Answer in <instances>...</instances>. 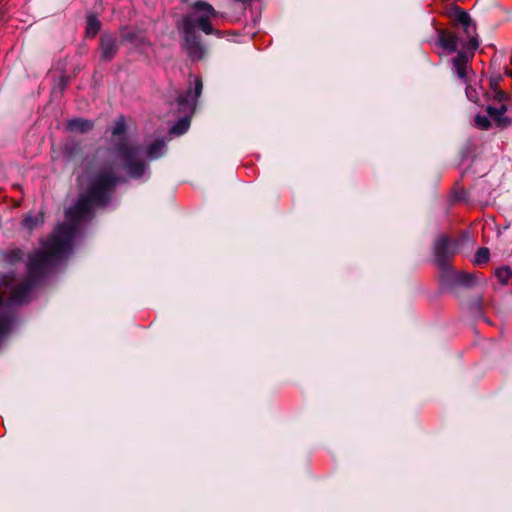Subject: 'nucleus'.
Segmentation results:
<instances>
[{"label":"nucleus","instance_id":"obj_1","mask_svg":"<svg viewBox=\"0 0 512 512\" xmlns=\"http://www.w3.org/2000/svg\"><path fill=\"white\" fill-rule=\"evenodd\" d=\"M125 133V119L119 117L112 130L113 148L107 151L105 164L93 175L86 194L66 210V221L43 243L42 250L29 257L26 277L14 274L0 277V328H10L12 307L28 302L32 289L42 277L70 254L81 222L91 217L94 207L108 203L111 192L121 180L119 171L125 170L136 179L145 174L142 149L128 142Z\"/></svg>","mask_w":512,"mask_h":512},{"label":"nucleus","instance_id":"obj_2","mask_svg":"<svg viewBox=\"0 0 512 512\" xmlns=\"http://www.w3.org/2000/svg\"><path fill=\"white\" fill-rule=\"evenodd\" d=\"M194 12L185 15L179 28L184 37L183 49L193 61H199L206 55V48L201 42L197 30L207 35L218 34L212 26V20L218 16V12L212 5L205 1H197L193 4Z\"/></svg>","mask_w":512,"mask_h":512},{"label":"nucleus","instance_id":"obj_3","mask_svg":"<svg viewBox=\"0 0 512 512\" xmlns=\"http://www.w3.org/2000/svg\"><path fill=\"white\" fill-rule=\"evenodd\" d=\"M454 20L463 27L464 33L467 36L466 44L464 45L470 53L466 51H458L457 55L452 59L454 72L459 79L467 80V64L473 58L474 52L479 47V42L476 35V26L472 22L471 17L467 12L460 8L454 11Z\"/></svg>","mask_w":512,"mask_h":512},{"label":"nucleus","instance_id":"obj_4","mask_svg":"<svg viewBox=\"0 0 512 512\" xmlns=\"http://www.w3.org/2000/svg\"><path fill=\"white\" fill-rule=\"evenodd\" d=\"M202 81L199 78L194 79V89L189 87L184 93L177 98V107L179 113L183 114L175 125L172 126L170 132L176 135L184 134L190 127V117L195 111L196 102L202 92Z\"/></svg>","mask_w":512,"mask_h":512},{"label":"nucleus","instance_id":"obj_5","mask_svg":"<svg viewBox=\"0 0 512 512\" xmlns=\"http://www.w3.org/2000/svg\"><path fill=\"white\" fill-rule=\"evenodd\" d=\"M458 244L457 240L445 235L436 239L434 246L435 262L440 268L446 269L448 267V261L456 253Z\"/></svg>","mask_w":512,"mask_h":512},{"label":"nucleus","instance_id":"obj_6","mask_svg":"<svg viewBox=\"0 0 512 512\" xmlns=\"http://www.w3.org/2000/svg\"><path fill=\"white\" fill-rule=\"evenodd\" d=\"M495 98L500 102L499 107L488 106L486 111L498 126L506 127L510 124V119L505 116L507 106L504 101L507 99V94L503 91H495Z\"/></svg>","mask_w":512,"mask_h":512},{"label":"nucleus","instance_id":"obj_7","mask_svg":"<svg viewBox=\"0 0 512 512\" xmlns=\"http://www.w3.org/2000/svg\"><path fill=\"white\" fill-rule=\"evenodd\" d=\"M438 43L448 53L456 52L459 46L462 48L461 51L470 53V51L464 46L466 44V40H461L455 33L450 31L440 30L438 32Z\"/></svg>","mask_w":512,"mask_h":512},{"label":"nucleus","instance_id":"obj_8","mask_svg":"<svg viewBox=\"0 0 512 512\" xmlns=\"http://www.w3.org/2000/svg\"><path fill=\"white\" fill-rule=\"evenodd\" d=\"M101 59L110 61L118 51L117 39L111 34H103L100 38Z\"/></svg>","mask_w":512,"mask_h":512},{"label":"nucleus","instance_id":"obj_9","mask_svg":"<svg viewBox=\"0 0 512 512\" xmlns=\"http://www.w3.org/2000/svg\"><path fill=\"white\" fill-rule=\"evenodd\" d=\"M94 127L92 121L83 118H74L67 122V129L70 132L86 133Z\"/></svg>","mask_w":512,"mask_h":512},{"label":"nucleus","instance_id":"obj_10","mask_svg":"<svg viewBox=\"0 0 512 512\" xmlns=\"http://www.w3.org/2000/svg\"><path fill=\"white\" fill-rule=\"evenodd\" d=\"M164 146H165V142L164 140L162 139H157L156 141H154L153 143H151L146 152H144V150H142L143 152V157L145 156V154L147 155L148 158L150 159H156V158H159L162 153H163V149H164ZM141 149H143L141 146H139ZM143 162H145V160L143 159ZM146 164V163H144ZM147 169V165H145V170Z\"/></svg>","mask_w":512,"mask_h":512},{"label":"nucleus","instance_id":"obj_11","mask_svg":"<svg viewBox=\"0 0 512 512\" xmlns=\"http://www.w3.org/2000/svg\"><path fill=\"white\" fill-rule=\"evenodd\" d=\"M451 280L455 284L470 287L476 283V276L464 271H455L451 273Z\"/></svg>","mask_w":512,"mask_h":512},{"label":"nucleus","instance_id":"obj_12","mask_svg":"<svg viewBox=\"0 0 512 512\" xmlns=\"http://www.w3.org/2000/svg\"><path fill=\"white\" fill-rule=\"evenodd\" d=\"M101 23L94 15H88L86 19V35L88 37H95L99 32Z\"/></svg>","mask_w":512,"mask_h":512},{"label":"nucleus","instance_id":"obj_13","mask_svg":"<svg viewBox=\"0 0 512 512\" xmlns=\"http://www.w3.org/2000/svg\"><path fill=\"white\" fill-rule=\"evenodd\" d=\"M43 223L42 215H27L23 219V225L29 230H32Z\"/></svg>","mask_w":512,"mask_h":512},{"label":"nucleus","instance_id":"obj_14","mask_svg":"<svg viewBox=\"0 0 512 512\" xmlns=\"http://www.w3.org/2000/svg\"><path fill=\"white\" fill-rule=\"evenodd\" d=\"M469 72H470V69L469 67L467 66V80L466 82L461 79L465 84H467V87H466V96L467 98L471 101V102H474V103H478L479 102V92L477 91L476 88L472 87L471 85L468 84V81H469Z\"/></svg>","mask_w":512,"mask_h":512},{"label":"nucleus","instance_id":"obj_15","mask_svg":"<svg viewBox=\"0 0 512 512\" xmlns=\"http://www.w3.org/2000/svg\"><path fill=\"white\" fill-rule=\"evenodd\" d=\"M23 257V252L20 249H12L4 254V261L8 264H15Z\"/></svg>","mask_w":512,"mask_h":512},{"label":"nucleus","instance_id":"obj_16","mask_svg":"<svg viewBox=\"0 0 512 512\" xmlns=\"http://www.w3.org/2000/svg\"><path fill=\"white\" fill-rule=\"evenodd\" d=\"M495 276L501 284H507L512 276V270L509 267H501L495 271Z\"/></svg>","mask_w":512,"mask_h":512},{"label":"nucleus","instance_id":"obj_17","mask_svg":"<svg viewBox=\"0 0 512 512\" xmlns=\"http://www.w3.org/2000/svg\"><path fill=\"white\" fill-rule=\"evenodd\" d=\"M489 250L487 248H479L474 256V263L481 265L487 263L489 260Z\"/></svg>","mask_w":512,"mask_h":512},{"label":"nucleus","instance_id":"obj_18","mask_svg":"<svg viewBox=\"0 0 512 512\" xmlns=\"http://www.w3.org/2000/svg\"><path fill=\"white\" fill-rule=\"evenodd\" d=\"M475 125L480 129H488L490 127V120L485 115H476L474 118Z\"/></svg>","mask_w":512,"mask_h":512},{"label":"nucleus","instance_id":"obj_19","mask_svg":"<svg viewBox=\"0 0 512 512\" xmlns=\"http://www.w3.org/2000/svg\"><path fill=\"white\" fill-rule=\"evenodd\" d=\"M121 35L124 41L133 42L134 41V33L130 30L123 29L121 30Z\"/></svg>","mask_w":512,"mask_h":512},{"label":"nucleus","instance_id":"obj_20","mask_svg":"<svg viewBox=\"0 0 512 512\" xmlns=\"http://www.w3.org/2000/svg\"><path fill=\"white\" fill-rule=\"evenodd\" d=\"M510 77L512 78V69H511V72H510Z\"/></svg>","mask_w":512,"mask_h":512}]
</instances>
